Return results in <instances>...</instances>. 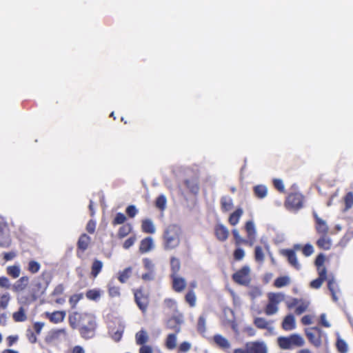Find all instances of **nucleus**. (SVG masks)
<instances>
[{"instance_id":"603ef678","label":"nucleus","mask_w":353,"mask_h":353,"mask_svg":"<svg viewBox=\"0 0 353 353\" xmlns=\"http://www.w3.org/2000/svg\"><path fill=\"white\" fill-rule=\"evenodd\" d=\"M205 323H206L205 319L203 316H201L199 318V321H198V327L197 328H198L199 332H200L201 333L205 332Z\"/></svg>"},{"instance_id":"4be33fe9","label":"nucleus","mask_w":353,"mask_h":353,"mask_svg":"<svg viewBox=\"0 0 353 353\" xmlns=\"http://www.w3.org/2000/svg\"><path fill=\"white\" fill-rule=\"evenodd\" d=\"M215 343L222 349H229L230 343L228 340L221 334H216L214 336Z\"/></svg>"},{"instance_id":"49530a36","label":"nucleus","mask_w":353,"mask_h":353,"mask_svg":"<svg viewBox=\"0 0 353 353\" xmlns=\"http://www.w3.org/2000/svg\"><path fill=\"white\" fill-rule=\"evenodd\" d=\"M167 199L164 195H160L156 200V206L161 210H164L166 208Z\"/></svg>"},{"instance_id":"a211bd4d","label":"nucleus","mask_w":353,"mask_h":353,"mask_svg":"<svg viewBox=\"0 0 353 353\" xmlns=\"http://www.w3.org/2000/svg\"><path fill=\"white\" fill-rule=\"evenodd\" d=\"M215 234L219 240L223 241L228 239L229 231L223 225L219 224L215 228Z\"/></svg>"},{"instance_id":"ea45409f","label":"nucleus","mask_w":353,"mask_h":353,"mask_svg":"<svg viewBox=\"0 0 353 353\" xmlns=\"http://www.w3.org/2000/svg\"><path fill=\"white\" fill-rule=\"evenodd\" d=\"M245 230L247 232L248 236H256V230L253 221H248L245 223Z\"/></svg>"},{"instance_id":"5fc2aeb1","label":"nucleus","mask_w":353,"mask_h":353,"mask_svg":"<svg viewBox=\"0 0 353 353\" xmlns=\"http://www.w3.org/2000/svg\"><path fill=\"white\" fill-rule=\"evenodd\" d=\"M261 290L257 287L251 288L249 294L252 299H256L261 295Z\"/></svg>"},{"instance_id":"4c0bfd02","label":"nucleus","mask_w":353,"mask_h":353,"mask_svg":"<svg viewBox=\"0 0 353 353\" xmlns=\"http://www.w3.org/2000/svg\"><path fill=\"white\" fill-rule=\"evenodd\" d=\"M254 259L259 263H263L265 260V254L261 247L256 246L254 250Z\"/></svg>"},{"instance_id":"a878e982","label":"nucleus","mask_w":353,"mask_h":353,"mask_svg":"<svg viewBox=\"0 0 353 353\" xmlns=\"http://www.w3.org/2000/svg\"><path fill=\"white\" fill-rule=\"evenodd\" d=\"M90 242V237L88 236L86 234H83L79 239L77 246L79 249L84 251L88 248Z\"/></svg>"},{"instance_id":"423d86ee","label":"nucleus","mask_w":353,"mask_h":353,"mask_svg":"<svg viewBox=\"0 0 353 353\" xmlns=\"http://www.w3.org/2000/svg\"><path fill=\"white\" fill-rule=\"evenodd\" d=\"M143 264L146 272L141 275V279L145 282L154 281L156 278L155 264L148 258L143 259Z\"/></svg>"},{"instance_id":"13d9d810","label":"nucleus","mask_w":353,"mask_h":353,"mask_svg":"<svg viewBox=\"0 0 353 353\" xmlns=\"http://www.w3.org/2000/svg\"><path fill=\"white\" fill-rule=\"evenodd\" d=\"M274 187L280 192H283L285 190V186L281 179H274Z\"/></svg>"},{"instance_id":"72a5a7b5","label":"nucleus","mask_w":353,"mask_h":353,"mask_svg":"<svg viewBox=\"0 0 353 353\" xmlns=\"http://www.w3.org/2000/svg\"><path fill=\"white\" fill-rule=\"evenodd\" d=\"M12 317L16 322L25 321L27 319V316L26 314V311L23 309V307H21L17 312H14L12 314Z\"/></svg>"},{"instance_id":"ddd939ff","label":"nucleus","mask_w":353,"mask_h":353,"mask_svg":"<svg viewBox=\"0 0 353 353\" xmlns=\"http://www.w3.org/2000/svg\"><path fill=\"white\" fill-rule=\"evenodd\" d=\"M172 279V288L176 292H182L186 287L185 279L175 274H171Z\"/></svg>"},{"instance_id":"5701e85b","label":"nucleus","mask_w":353,"mask_h":353,"mask_svg":"<svg viewBox=\"0 0 353 353\" xmlns=\"http://www.w3.org/2000/svg\"><path fill=\"white\" fill-rule=\"evenodd\" d=\"M255 325L260 329H267L269 331H272L274 327L272 326L271 323L268 322L263 318L258 317L254 319Z\"/></svg>"},{"instance_id":"6ab92c4d","label":"nucleus","mask_w":353,"mask_h":353,"mask_svg":"<svg viewBox=\"0 0 353 353\" xmlns=\"http://www.w3.org/2000/svg\"><path fill=\"white\" fill-rule=\"evenodd\" d=\"M282 327L286 331H290L296 327V321L293 315L286 316L283 321Z\"/></svg>"},{"instance_id":"f8f14e48","label":"nucleus","mask_w":353,"mask_h":353,"mask_svg":"<svg viewBox=\"0 0 353 353\" xmlns=\"http://www.w3.org/2000/svg\"><path fill=\"white\" fill-rule=\"evenodd\" d=\"M281 253L283 256L288 258L289 263L296 270L301 268V265L298 261L296 253L292 250H283Z\"/></svg>"},{"instance_id":"aec40b11","label":"nucleus","mask_w":353,"mask_h":353,"mask_svg":"<svg viewBox=\"0 0 353 353\" xmlns=\"http://www.w3.org/2000/svg\"><path fill=\"white\" fill-rule=\"evenodd\" d=\"M46 315L49 318L51 322L58 323L63 321L65 316V312L62 311H56L52 313L46 312Z\"/></svg>"},{"instance_id":"c9c22d12","label":"nucleus","mask_w":353,"mask_h":353,"mask_svg":"<svg viewBox=\"0 0 353 353\" xmlns=\"http://www.w3.org/2000/svg\"><path fill=\"white\" fill-rule=\"evenodd\" d=\"M181 321L178 318H172L168 320L167 325L169 328L173 329L176 333L181 330Z\"/></svg>"},{"instance_id":"2eb2a0df","label":"nucleus","mask_w":353,"mask_h":353,"mask_svg":"<svg viewBox=\"0 0 353 353\" xmlns=\"http://www.w3.org/2000/svg\"><path fill=\"white\" fill-rule=\"evenodd\" d=\"M314 216L316 220V229L318 233L322 235H326L328 232L329 228L325 221L318 216L316 212H314Z\"/></svg>"},{"instance_id":"864d4df0","label":"nucleus","mask_w":353,"mask_h":353,"mask_svg":"<svg viewBox=\"0 0 353 353\" xmlns=\"http://www.w3.org/2000/svg\"><path fill=\"white\" fill-rule=\"evenodd\" d=\"M185 184L187 187L193 193H196L199 191V185L196 182L190 181L187 180L185 181Z\"/></svg>"},{"instance_id":"6e6d98bb","label":"nucleus","mask_w":353,"mask_h":353,"mask_svg":"<svg viewBox=\"0 0 353 353\" xmlns=\"http://www.w3.org/2000/svg\"><path fill=\"white\" fill-rule=\"evenodd\" d=\"M245 256V252L243 249L239 248H236L234 252V257L236 260L240 261L243 259Z\"/></svg>"},{"instance_id":"338daca9","label":"nucleus","mask_w":353,"mask_h":353,"mask_svg":"<svg viewBox=\"0 0 353 353\" xmlns=\"http://www.w3.org/2000/svg\"><path fill=\"white\" fill-rule=\"evenodd\" d=\"M82 296L81 294H74L72 296L70 299V303L72 305V307H74L77 304L79 301L81 299Z\"/></svg>"},{"instance_id":"c03bdc74","label":"nucleus","mask_w":353,"mask_h":353,"mask_svg":"<svg viewBox=\"0 0 353 353\" xmlns=\"http://www.w3.org/2000/svg\"><path fill=\"white\" fill-rule=\"evenodd\" d=\"M185 301L191 307L196 305V298L194 291L191 290L187 293L185 295Z\"/></svg>"},{"instance_id":"473e14b6","label":"nucleus","mask_w":353,"mask_h":353,"mask_svg":"<svg viewBox=\"0 0 353 353\" xmlns=\"http://www.w3.org/2000/svg\"><path fill=\"white\" fill-rule=\"evenodd\" d=\"M132 269L130 267L125 268L122 272H119L118 279L119 281L124 283L130 277Z\"/></svg>"},{"instance_id":"f257e3e1","label":"nucleus","mask_w":353,"mask_h":353,"mask_svg":"<svg viewBox=\"0 0 353 353\" xmlns=\"http://www.w3.org/2000/svg\"><path fill=\"white\" fill-rule=\"evenodd\" d=\"M183 230L181 227L176 223L166 226L162 234V247L165 251L177 248L181 241Z\"/></svg>"},{"instance_id":"393cba45","label":"nucleus","mask_w":353,"mask_h":353,"mask_svg":"<svg viewBox=\"0 0 353 353\" xmlns=\"http://www.w3.org/2000/svg\"><path fill=\"white\" fill-rule=\"evenodd\" d=\"M317 245L323 250H330L332 245L331 239L326 235H322L316 242Z\"/></svg>"},{"instance_id":"052dcab7","label":"nucleus","mask_w":353,"mask_h":353,"mask_svg":"<svg viewBox=\"0 0 353 353\" xmlns=\"http://www.w3.org/2000/svg\"><path fill=\"white\" fill-rule=\"evenodd\" d=\"M232 233H233L234 237L236 240V244L239 245L240 243H243L246 242V240L243 239L240 236L239 232L237 230H236V229L233 230Z\"/></svg>"},{"instance_id":"e2e57ef3","label":"nucleus","mask_w":353,"mask_h":353,"mask_svg":"<svg viewBox=\"0 0 353 353\" xmlns=\"http://www.w3.org/2000/svg\"><path fill=\"white\" fill-rule=\"evenodd\" d=\"M0 287L4 288L6 289L10 288V282L9 279L6 276H1L0 277Z\"/></svg>"},{"instance_id":"f704fd0d","label":"nucleus","mask_w":353,"mask_h":353,"mask_svg":"<svg viewBox=\"0 0 353 353\" xmlns=\"http://www.w3.org/2000/svg\"><path fill=\"white\" fill-rule=\"evenodd\" d=\"M290 277L288 276H281L274 281V285L279 288H283L288 285L290 283Z\"/></svg>"},{"instance_id":"de8ad7c7","label":"nucleus","mask_w":353,"mask_h":353,"mask_svg":"<svg viewBox=\"0 0 353 353\" xmlns=\"http://www.w3.org/2000/svg\"><path fill=\"white\" fill-rule=\"evenodd\" d=\"M232 200L231 198L225 196L221 199V205L224 210H230L232 208Z\"/></svg>"},{"instance_id":"c756f323","label":"nucleus","mask_w":353,"mask_h":353,"mask_svg":"<svg viewBox=\"0 0 353 353\" xmlns=\"http://www.w3.org/2000/svg\"><path fill=\"white\" fill-rule=\"evenodd\" d=\"M243 213V211L241 208L237 209L235 212H234L230 216V218H229L230 223L232 225H236L239 223V219H240L241 216H242Z\"/></svg>"},{"instance_id":"69168bd1","label":"nucleus","mask_w":353,"mask_h":353,"mask_svg":"<svg viewBox=\"0 0 353 353\" xmlns=\"http://www.w3.org/2000/svg\"><path fill=\"white\" fill-rule=\"evenodd\" d=\"M136 241V237L132 236L129 239H126L125 242L123 243V248L125 249L130 248L132 245H134V242Z\"/></svg>"},{"instance_id":"9b49d317","label":"nucleus","mask_w":353,"mask_h":353,"mask_svg":"<svg viewBox=\"0 0 353 353\" xmlns=\"http://www.w3.org/2000/svg\"><path fill=\"white\" fill-rule=\"evenodd\" d=\"M134 298L139 307L144 312L146 311L148 305V297L141 290L134 292Z\"/></svg>"},{"instance_id":"09e8293b","label":"nucleus","mask_w":353,"mask_h":353,"mask_svg":"<svg viewBox=\"0 0 353 353\" xmlns=\"http://www.w3.org/2000/svg\"><path fill=\"white\" fill-rule=\"evenodd\" d=\"M344 202L345 204V210H349L353 205V193L348 192L344 198Z\"/></svg>"},{"instance_id":"a18cd8bd","label":"nucleus","mask_w":353,"mask_h":353,"mask_svg":"<svg viewBox=\"0 0 353 353\" xmlns=\"http://www.w3.org/2000/svg\"><path fill=\"white\" fill-rule=\"evenodd\" d=\"M41 265L39 263L35 261H30L28 263V270L32 274L38 272L40 270Z\"/></svg>"},{"instance_id":"4468645a","label":"nucleus","mask_w":353,"mask_h":353,"mask_svg":"<svg viewBox=\"0 0 353 353\" xmlns=\"http://www.w3.org/2000/svg\"><path fill=\"white\" fill-rule=\"evenodd\" d=\"M154 248V240L151 236L142 239L140 242L139 251L141 253H147Z\"/></svg>"},{"instance_id":"bb28decb","label":"nucleus","mask_w":353,"mask_h":353,"mask_svg":"<svg viewBox=\"0 0 353 353\" xmlns=\"http://www.w3.org/2000/svg\"><path fill=\"white\" fill-rule=\"evenodd\" d=\"M177 336L176 334H170L165 340V347L168 350H174L176 347Z\"/></svg>"},{"instance_id":"c85d7f7f","label":"nucleus","mask_w":353,"mask_h":353,"mask_svg":"<svg viewBox=\"0 0 353 353\" xmlns=\"http://www.w3.org/2000/svg\"><path fill=\"white\" fill-rule=\"evenodd\" d=\"M6 272L10 276L14 279H17L20 276L21 268L19 265H10L7 267Z\"/></svg>"},{"instance_id":"7ed1b4c3","label":"nucleus","mask_w":353,"mask_h":353,"mask_svg":"<svg viewBox=\"0 0 353 353\" xmlns=\"http://www.w3.org/2000/svg\"><path fill=\"white\" fill-rule=\"evenodd\" d=\"M277 343L281 349L291 350L294 346H303L305 344V340L300 334H293L289 336H279Z\"/></svg>"},{"instance_id":"1a4fd4ad","label":"nucleus","mask_w":353,"mask_h":353,"mask_svg":"<svg viewBox=\"0 0 353 353\" xmlns=\"http://www.w3.org/2000/svg\"><path fill=\"white\" fill-rule=\"evenodd\" d=\"M10 243L8 228L5 223L0 222V247L7 248Z\"/></svg>"},{"instance_id":"412c9836","label":"nucleus","mask_w":353,"mask_h":353,"mask_svg":"<svg viewBox=\"0 0 353 353\" xmlns=\"http://www.w3.org/2000/svg\"><path fill=\"white\" fill-rule=\"evenodd\" d=\"M149 341V335L146 330L142 329L135 334V341L137 345H145Z\"/></svg>"},{"instance_id":"4d7b16f0","label":"nucleus","mask_w":353,"mask_h":353,"mask_svg":"<svg viewBox=\"0 0 353 353\" xmlns=\"http://www.w3.org/2000/svg\"><path fill=\"white\" fill-rule=\"evenodd\" d=\"M123 332V327L118 329L116 332H114L112 334V339L116 342L119 341L122 338Z\"/></svg>"},{"instance_id":"0e129e2a","label":"nucleus","mask_w":353,"mask_h":353,"mask_svg":"<svg viewBox=\"0 0 353 353\" xmlns=\"http://www.w3.org/2000/svg\"><path fill=\"white\" fill-rule=\"evenodd\" d=\"M319 278L325 281L327 279V270L325 267H319L317 268Z\"/></svg>"},{"instance_id":"58836bf2","label":"nucleus","mask_w":353,"mask_h":353,"mask_svg":"<svg viewBox=\"0 0 353 353\" xmlns=\"http://www.w3.org/2000/svg\"><path fill=\"white\" fill-rule=\"evenodd\" d=\"M10 300V295L8 292L0 296V310H6L8 307Z\"/></svg>"},{"instance_id":"39448f33","label":"nucleus","mask_w":353,"mask_h":353,"mask_svg":"<svg viewBox=\"0 0 353 353\" xmlns=\"http://www.w3.org/2000/svg\"><path fill=\"white\" fill-rule=\"evenodd\" d=\"M303 196L299 193L290 194L285 201V205L290 211H297L303 207Z\"/></svg>"},{"instance_id":"e433bc0d","label":"nucleus","mask_w":353,"mask_h":353,"mask_svg":"<svg viewBox=\"0 0 353 353\" xmlns=\"http://www.w3.org/2000/svg\"><path fill=\"white\" fill-rule=\"evenodd\" d=\"M102 268H103L102 261L95 259L92 265V272H91L92 275L94 277H97V275L101 272Z\"/></svg>"},{"instance_id":"6e6552de","label":"nucleus","mask_w":353,"mask_h":353,"mask_svg":"<svg viewBox=\"0 0 353 353\" xmlns=\"http://www.w3.org/2000/svg\"><path fill=\"white\" fill-rule=\"evenodd\" d=\"M321 330L317 327L307 328L305 330V334L310 342L315 347H319L321 345Z\"/></svg>"},{"instance_id":"7c9ffc66","label":"nucleus","mask_w":353,"mask_h":353,"mask_svg":"<svg viewBox=\"0 0 353 353\" xmlns=\"http://www.w3.org/2000/svg\"><path fill=\"white\" fill-rule=\"evenodd\" d=\"M336 334H337L336 347H337L338 351L340 353H347L348 351V345H347V343L340 337L339 333H337Z\"/></svg>"},{"instance_id":"bf43d9fd","label":"nucleus","mask_w":353,"mask_h":353,"mask_svg":"<svg viewBox=\"0 0 353 353\" xmlns=\"http://www.w3.org/2000/svg\"><path fill=\"white\" fill-rule=\"evenodd\" d=\"M302 251L305 256H309L314 252V248L311 244H306Z\"/></svg>"},{"instance_id":"a19ab883","label":"nucleus","mask_w":353,"mask_h":353,"mask_svg":"<svg viewBox=\"0 0 353 353\" xmlns=\"http://www.w3.org/2000/svg\"><path fill=\"white\" fill-rule=\"evenodd\" d=\"M108 293L112 297H117L120 296V289L119 287L114 286L112 281L108 284Z\"/></svg>"},{"instance_id":"0eeeda50","label":"nucleus","mask_w":353,"mask_h":353,"mask_svg":"<svg viewBox=\"0 0 353 353\" xmlns=\"http://www.w3.org/2000/svg\"><path fill=\"white\" fill-rule=\"evenodd\" d=\"M250 268L248 266H244L232 276L234 281L243 285H247L250 282Z\"/></svg>"},{"instance_id":"2f4dec72","label":"nucleus","mask_w":353,"mask_h":353,"mask_svg":"<svg viewBox=\"0 0 353 353\" xmlns=\"http://www.w3.org/2000/svg\"><path fill=\"white\" fill-rule=\"evenodd\" d=\"M170 268H171V271H172L171 274L178 275L177 274L181 268V263H180L179 259L174 256L171 257Z\"/></svg>"},{"instance_id":"774afa93","label":"nucleus","mask_w":353,"mask_h":353,"mask_svg":"<svg viewBox=\"0 0 353 353\" xmlns=\"http://www.w3.org/2000/svg\"><path fill=\"white\" fill-rule=\"evenodd\" d=\"M139 353H153V349L150 345H142Z\"/></svg>"},{"instance_id":"680f3d73","label":"nucleus","mask_w":353,"mask_h":353,"mask_svg":"<svg viewBox=\"0 0 353 353\" xmlns=\"http://www.w3.org/2000/svg\"><path fill=\"white\" fill-rule=\"evenodd\" d=\"M126 212L130 217H134L138 212L137 209L134 205H129L126 209Z\"/></svg>"},{"instance_id":"9d476101","label":"nucleus","mask_w":353,"mask_h":353,"mask_svg":"<svg viewBox=\"0 0 353 353\" xmlns=\"http://www.w3.org/2000/svg\"><path fill=\"white\" fill-rule=\"evenodd\" d=\"M245 347L249 353H268L267 346L263 342H249Z\"/></svg>"},{"instance_id":"8fccbe9b","label":"nucleus","mask_w":353,"mask_h":353,"mask_svg":"<svg viewBox=\"0 0 353 353\" xmlns=\"http://www.w3.org/2000/svg\"><path fill=\"white\" fill-rule=\"evenodd\" d=\"M309 306V302L307 301H301L298 304V306L296 308V313L297 314H301L307 309Z\"/></svg>"},{"instance_id":"3c124183","label":"nucleus","mask_w":353,"mask_h":353,"mask_svg":"<svg viewBox=\"0 0 353 353\" xmlns=\"http://www.w3.org/2000/svg\"><path fill=\"white\" fill-rule=\"evenodd\" d=\"M126 220V216L121 212L116 214L114 219L112 221L113 225H118L123 223Z\"/></svg>"},{"instance_id":"cd10ccee","label":"nucleus","mask_w":353,"mask_h":353,"mask_svg":"<svg viewBox=\"0 0 353 353\" xmlns=\"http://www.w3.org/2000/svg\"><path fill=\"white\" fill-rule=\"evenodd\" d=\"M328 288L332 293V299L334 301H337L338 297L336 293L339 290L338 285L335 282V280L332 278L328 280Z\"/></svg>"},{"instance_id":"dca6fc26","label":"nucleus","mask_w":353,"mask_h":353,"mask_svg":"<svg viewBox=\"0 0 353 353\" xmlns=\"http://www.w3.org/2000/svg\"><path fill=\"white\" fill-rule=\"evenodd\" d=\"M29 283V278L23 276L18 279L12 285V290L15 292H20L26 290Z\"/></svg>"},{"instance_id":"79ce46f5","label":"nucleus","mask_w":353,"mask_h":353,"mask_svg":"<svg viewBox=\"0 0 353 353\" xmlns=\"http://www.w3.org/2000/svg\"><path fill=\"white\" fill-rule=\"evenodd\" d=\"M101 296V291L99 290L94 289L90 290L86 293V297L90 300L96 301Z\"/></svg>"},{"instance_id":"37998d69","label":"nucleus","mask_w":353,"mask_h":353,"mask_svg":"<svg viewBox=\"0 0 353 353\" xmlns=\"http://www.w3.org/2000/svg\"><path fill=\"white\" fill-rule=\"evenodd\" d=\"M132 230V226L130 224H126L121 227L118 232V236L120 238H123L127 236Z\"/></svg>"},{"instance_id":"b1692460","label":"nucleus","mask_w":353,"mask_h":353,"mask_svg":"<svg viewBox=\"0 0 353 353\" xmlns=\"http://www.w3.org/2000/svg\"><path fill=\"white\" fill-rule=\"evenodd\" d=\"M254 195L260 199H264L268 195V188L265 185H257L253 188Z\"/></svg>"},{"instance_id":"f3484780","label":"nucleus","mask_w":353,"mask_h":353,"mask_svg":"<svg viewBox=\"0 0 353 353\" xmlns=\"http://www.w3.org/2000/svg\"><path fill=\"white\" fill-rule=\"evenodd\" d=\"M141 230L147 234H154L157 230L154 222L150 219H145L142 221Z\"/></svg>"},{"instance_id":"20e7f679","label":"nucleus","mask_w":353,"mask_h":353,"mask_svg":"<svg viewBox=\"0 0 353 353\" xmlns=\"http://www.w3.org/2000/svg\"><path fill=\"white\" fill-rule=\"evenodd\" d=\"M268 303L267 304L265 312L267 315H273L279 310V304L284 301L285 294L283 293H269L268 295Z\"/></svg>"},{"instance_id":"f03ea898","label":"nucleus","mask_w":353,"mask_h":353,"mask_svg":"<svg viewBox=\"0 0 353 353\" xmlns=\"http://www.w3.org/2000/svg\"><path fill=\"white\" fill-rule=\"evenodd\" d=\"M79 323L80 334L85 339H91L94 335L96 327L95 319L93 316L89 314H83L80 315Z\"/></svg>"}]
</instances>
